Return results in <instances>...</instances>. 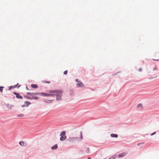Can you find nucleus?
<instances>
[{
  "mask_svg": "<svg viewBox=\"0 0 159 159\" xmlns=\"http://www.w3.org/2000/svg\"><path fill=\"white\" fill-rule=\"evenodd\" d=\"M6 106L8 107V108H9V109H11V107H12L13 106V105H10L9 104H7L6 105Z\"/></svg>",
  "mask_w": 159,
  "mask_h": 159,
  "instance_id": "nucleus-12",
  "label": "nucleus"
},
{
  "mask_svg": "<svg viewBox=\"0 0 159 159\" xmlns=\"http://www.w3.org/2000/svg\"><path fill=\"white\" fill-rule=\"evenodd\" d=\"M156 133V132H154L153 133H152L151 134H150V135H151V136L153 135H154V134H155Z\"/></svg>",
  "mask_w": 159,
  "mask_h": 159,
  "instance_id": "nucleus-27",
  "label": "nucleus"
},
{
  "mask_svg": "<svg viewBox=\"0 0 159 159\" xmlns=\"http://www.w3.org/2000/svg\"><path fill=\"white\" fill-rule=\"evenodd\" d=\"M103 159H105V158H103Z\"/></svg>",
  "mask_w": 159,
  "mask_h": 159,
  "instance_id": "nucleus-42",
  "label": "nucleus"
},
{
  "mask_svg": "<svg viewBox=\"0 0 159 159\" xmlns=\"http://www.w3.org/2000/svg\"><path fill=\"white\" fill-rule=\"evenodd\" d=\"M58 148V146L57 144H56L54 146L52 147L51 148L52 149H57Z\"/></svg>",
  "mask_w": 159,
  "mask_h": 159,
  "instance_id": "nucleus-9",
  "label": "nucleus"
},
{
  "mask_svg": "<svg viewBox=\"0 0 159 159\" xmlns=\"http://www.w3.org/2000/svg\"><path fill=\"white\" fill-rule=\"evenodd\" d=\"M18 84H16V85H15L14 86V87H15V88H16V87H17V85Z\"/></svg>",
  "mask_w": 159,
  "mask_h": 159,
  "instance_id": "nucleus-33",
  "label": "nucleus"
},
{
  "mask_svg": "<svg viewBox=\"0 0 159 159\" xmlns=\"http://www.w3.org/2000/svg\"><path fill=\"white\" fill-rule=\"evenodd\" d=\"M17 116L19 117H22L24 116V115L22 114H19L17 115Z\"/></svg>",
  "mask_w": 159,
  "mask_h": 159,
  "instance_id": "nucleus-18",
  "label": "nucleus"
},
{
  "mask_svg": "<svg viewBox=\"0 0 159 159\" xmlns=\"http://www.w3.org/2000/svg\"><path fill=\"white\" fill-rule=\"evenodd\" d=\"M86 152L87 153H89V148H87V149L86 150Z\"/></svg>",
  "mask_w": 159,
  "mask_h": 159,
  "instance_id": "nucleus-20",
  "label": "nucleus"
},
{
  "mask_svg": "<svg viewBox=\"0 0 159 159\" xmlns=\"http://www.w3.org/2000/svg\"><path fill=\"white\" fill-rule=\"evenodd\" d=\"M84 86V84L81 82H80V83H78L77 84V86L78 87H83Z\"/></svg>",
  "mask_w": 159,
  "mask_h": 159,
  "instance_id": "nucleus-7",
  "label": "nucleus"
},
{
  "mask_svg": "<svg viewBox=\"0 0 159 159\" xmlns=\"http://www.w3.org/2000/svg\"><path fill=\"white\" fill-rule=\"evenodd\" d=\"M140 143H138V146H139V145H140Z\"/></svg>",
  "mask_w": 159,
  "mask_h": 159,
  "instance_id": "nucleus-40",
  "label": "nucleus"
},
{
  "mask_svg": "<svg viewBox=\"0 0 159 159\" xmlns=\"http://www.w3.org/2000/svg\"><path fill=\"white\" fill-rule=\"evenodd\" d=\"M80 133V139H83V136H82V132L81 131Z\"/></svg>",
  "mask_w": 159,
  "mask_h": 159,
  "instance_id": "nucleus-24",
  "label": "nucleus"
},
{
  "mask_svg": "<svg viewBox=\"0 0 159 159\" xmlns=\"http://www.w3.org/2000/svg\"><path fill=\"white\" fill-rule=\"evenodd\" d=\"M14 88H15V87H14V86H11L9 89V90H10L11 89H13Z\"/></svg>",
  "mask_w": 159,
  "mask_h": 159,
  "instance_id": "nucleus-21",
  "label": "nucleus"
},
{
  "mask_svg": "<svg viewBox=\"0 0 159 159\" xmlns=\"http://www.w3.org/2000/svg\"><path fill=\"white\" fill-rule=\"evenodd\" d=\"M67 72H68V71L67 70H66L64 71V75H67Z\"/></svg>",
  "mask_w": 159,
  "mask_h": 159,
  "instance_id": "nucleus-26",
  "label": "nucleus"
},
{
  "mask_svg": "<svg viewBox=\"0 0 159 159\" xmlns=\"http://www.w3.org/2000/svg\"><path fill=\"white\" fill-rule=\"evenodd\" d=\"M74 91L73 89H70V94L71 96H73L74 94Z\"/></svg>",
  "mask_w": 159,
  "mask_h": 159,
  "instance_id": "nucleus-14",
  "label": "nucleus"
},
{
  "mask_svg": "<svg viewBox=\"0 0 159 159\" xmlns=\"http://www.w3.org/2000/svg\"><path fill=\"white\" fill-rule=\"evenodd\" d=\"M120 72V71H119V72H117V73H116V74H113V75H116V74H117L118 73H119Z\"/></svg>",
  "mask_w": 159,
  "mask_h": 159,
  "instance_id": "nucleus-32",
  "label": "nucleus"
},
{
  "mask_svg": "<svg viewBox=\"0 0 159 159\" xmlns=\"http://www.w3.org/2000/svg\"><path fill=\"white\" fill-rule=\"evenodd\" d=\"M26 107L25 105V104H24V105H22L21 106V107Z\"/></svg>",
  "mask_w": 159,
  "mask_h": 159,
  "instance_id": "nucleus-30",
  "label": "nucleus"
},
{
  "mask_svg": "<svg viewBox=\"0 0 159 159\" xmlns=\"http://www.w3.org/2000/svg\"><path fill=\"white\" fill-rule=\"evenodd\" d=\"M116 158V157L115 156H113L111 157H110L109 159H115Z\"/></svg>",
  "mask_w": 159,
  "mask_h": 159,
  "instance_id": "nucleus-23",
  "label": "nucleus"
},
{
  "mask_svg": "<svg viewBox=\"0 0 159 159\" xmlns=\"http://www.w3.org/2000/svg\"><path fill=\"white\" fill-rule=\"evenodd\" d=\"M66 138H67V137H66V136H61V137L60 138V140L62 141H63L66 139Z\"/></svg>",
  "mask_w": 159,
  "mask_h": 159,
  "instance_id": "nucleus-6",
  "label": "nucleus"
},
{
  "mask_svg": "<svg viewBox=\"0 0 159 159\" xmlns=\"http://www.w3.org/2000/svg\"><path fill=\"white\" fill-rule=\"evenodd\" d=\"M20 85L18 86V87H17V88H19L20 86Z\"/></svg>",
  "mask_w": 159,
  "mask_h": 159,
  "instance_id": "nucleus-39",
  "label": "nucleus"
},
{
  "mask_svg": "<svg viewBox=\"0 0 159 159\" xmlns=\"http://www.w3.org/2000/svg\"><path fill=\"white\" fill-rule=\"evenodd\" d=\"M75 81H76V82H78V79H76L75 80Z\"/></svg>",
  "mask_w": 159,
  "mask_h": 159,
  "instance_id": "nucleus-36",
  "label": "nucleus"
},
{
  "mask_svg": "<svg viewBox=\"0 0 159 159\" xmlns=\"http://www.w3.org/2000/svg\"><path fill=\"white\" fill-rule=\"evenodd\" d=\"M156 69H157L156 67H154V68H153V70H156Z\"/></svg>",
  "mask_w": 159,
  "mask_h": 159,
  "instance_id": "nucleus-34",
  "label": "nucleus"
},
{
  "mask_svg": "<svg viewBox=\"0 0 159 159\" xmlns=\"http://www.w3.org/2000/svg\"><path fill=\"white\" fill-rule=\"evenodd\" d=\"M153 60H155V61H158V60H159V59L156 60V59H153Z\"/></svg>",
  "mask_w": 159,
  "mask_h": 159,
  "instance_id": "nucleus-37",
  "label": "nucleus"
},
{
  "mask_svg": "<svg viewBox=\"0 0 159 159\" xmlns=\"http://www.w3.org/2000/svg\"><path fill=\"white\" fill-rule=\"evenodd\" d=\"M142 106V105L141 103H139L138 104L137 106V107L138 108H139L140 107H141Z\"/></svg>",
  "mask_w": 159,
  "mask_h": 159,
  "instance_id": "nucleus-19",
  "label": "nucleus"
},
{
  "mask_svg": "<svg viewBox=\"0 0 159 159\" xmlns=\"http://www.w3.org/2000/svg\"><path fill=\"white\" fill-rule=\"evenodd\" d=\"M26 89H27L28 90H29V88L27 86H26Z\"/></svg>",
  "mask_w": 159,
  "mask_h": 159,
  "instance_id": "nucleus-35",
  "label": "nucleus"
},
{
  "mask_svg": "<svg viewBox=\"0 0 159 159\" xmlns=\"http://www.w3.org/2000/svg\"><path fill=\"white\" fill-rule=\"evenodd\" d=\"M27 94L28 95H30L31 93H30V92H27Z\"/></svg>",
  "mask_w": 159,
  "mask_h": 159,
  "instance_id": "nucleus-29",
  "label": "nucleus"
},
{
  "mask_svg": "<svg viewBox=\"0 0 159 159\" xmlns=\"http://www.w3.org/2000/svg\"><path fill=\"white\" fill-rule=\"evenodd\" d=\"M126 153H125V152H123L122 153H121L118 155V157H122L124 156H125Z\"/></svg>",
  "mask_w": 159,
  "mask_h": 159,
  "instance_id": "nucleus-8",
  "label": "nucleus"
},
{
  "mask_svg": "<svg viewBox=\"0 0 159 159\" xmlns=\"http://www.w3.org/2000/svg\"><path fill=\"white\" fill-rule=\"evenodd\" d=\"M53 101V100H47V99H45L44 100V102L46 103H51Z\"/></svg>",
  "mask_w": 159,
  "mask_h": 159,
  "instance_id": "nucleus-11",
  "label": "nucleus"
},
{
  "mask_svg": "<svg viewBox=\"0 0 159 159\" xmlns=\"http://www.w3.org/2000/svg\"><path fill=\"white\" fill-rule=\"evenodd\" d=\"M33 95H34V93H31L30 96H33Z\"/></svg>",
  "mask_w": 159,
  "mask_h": 159,
  "instance_id": "nucleus-28",
  "label": "nucleus"
},
{
  "mask_svg": "<svg viewBox=\"0 0 159 159\" xmlns=\"http://www.w3.org/2000/svg\"><path fill=\"white\" fill-rule=\"evenodd\" d=\"M88 159H91L90 157H89L88 158Z\"/></svg>",
  "mask_w": 159,
  "mask_h": 159,
  "instance_id": "nucleus-38",
  "label": "nucleus"
},
{
  "mask_svg": "<svg viewBox=\"0 0 159 159\" xmlns=\"http://www.w3.org/2000/svg\"><path fill=\"white\" fill-rule=\"evenodd\" d=\"M4 87L2 86H0V91L1 92H2L3 88Z\"/></svg>",
  "mask_w": 159,
  "mask_h": 159,
  "instance_id": "nucleus-22",
  "label": "nucleus"
},
{
  "mask_svg": "<svg viewBox=\"0 0 159 159\" xmlns=\"http://www.w3.org/2000/svg\"><path fill=\"white\" fill-rule=\"evenodd\" d=\"M24 97L27 99L30 100H32L33 99H38L39 98V97L37 96H33L32 97H31L26 95H24Z\"/></svg>",
  "mask_w": 159,
  "mask_h": 159,
  "instance_id": "nucleus-3",
  "label": "nucleus"
},
{
  "mask_svg": "<svg viewBox=\"0 0 159 159\" xmlns=\"http://www.w3.org/2000/svg\"><path fill=\"white\" fill-rule=\"evenodd\" d=\"M55 95V94L53 93H46L41 92V96L43 97L51 96L53 97Z\"/></svg>",
  "mask_w": 159,
  "mask_h": 159,
  "instance_id": "nucleus-2",
  "label": "nucleus"
},
{
  "mask_svg": "<svg viewBox=\"0 0 159 159\" xmlns=\"http://www.w3.org/2000/svg\"><path fill=\"white\" fill-rule=\"evenodd\" d=\"M31 87L34 89H36L38 88V86L37 85L34 84H31Z\"/></svg>",
  "mask_w": 159,
  "mask_h": 159,
  "instance_id": "nucleus-13",
  "label": "nucleus"
},
{
  "mask_svg": "<svg viewBox=\"0 0 159 159\" xmlns=\"http://www.w3.org/2000/svg\"><path fill=\"white\" fill-rule=\"evenodd\" d=\"M13 93L16 95V98L19 99H23V97L22 96L20 95L19 93H17L16 92H13Z\"/></svg>",
  "mask_w": 159,
  "mask_h": 159,
  "instance_id": "nucleus-4",
  "label": "nucleus"
},
{
  "mask_svg": "<svg viewBox=\"0 0 159 159\" xmlns=\"http://www.w3.org/2000/svg\"><path fill=\"white\" fill-rule=\"evenodd\" d=\"M49 93H56L55 96L56 97V100L57 101L60 100L62 96V91L61 90H49L48 92Z\"/></svg>",
  "mask_w": 159,
  "mask_h": 159,
  "instance_id": "nucleus-1",
  "label": "nucleus"
},
{
  "mask_svg": "<svg viewBox=\"0 0 159 159\" xmlns=\"http://www.w3.org/2000/svg\"><path fill=\"white\" fill-rule=\"evenodd\" d=\"M15 97L14 96L13 97V99H15Z\"/></svg>",
  "mask_w": 159,
  "mask_h": 159,
  "instance_id": "nucleus-41",
  "label": "nucleus"
},
{
  "mask_svg": "<svg viewBox=\"0 0 159 159\" xmlns=\"http://www.w3.org/2000/svg\"><path fill=\"white\" fill-rule=\"evenodd\" d=\"M142 68H140L139 69V70L140 71H142Z\"/></svg>",
  "mask_w": 159,
  "mask_h": 159,
  "instance_id": "nucleus-31",
  "label": "nucleus"
},
{
  "mask_svg": "<svg viewBox=\"0 0 159 159\" xmlns=\"http://www.w3.org/2000/svg\"><path fill=\"white\" fill-rule=\"evenodd\" d=\"M19 144L20 145H21V146H22V145H23L24 144V142H23V141H21L19 142Z\"/></svg>",
  "mask_w": 159,
  "mask_h": 159,
  "instance_id": "nucleus-16",
  "label": "nucleus"
},
{
  "mask_svg": "<svg viewBox=\"0 0 159 159\" xmlns=\"http://www.w3.org/2000/svg\"><path fill=\"white\" fill-rule=\"evenodd\" d=\"M34 93V95H41V93L36 92V93Z\"/></svg>",
  "mask_w": 159,
  "mask_h": 159,
  "instance_id": "nucleus-17",
  "label": "nucleus"
},
{
  "mask_svg": "<svg viewBox=\"0 0 159 159\" xmlns=\"http://www.w3.org/2000/svg\"><path fill=\"white\" fill-rule=\"evenodd\" d=\"M24 103L26 107H28L29 105L31 104V103L30 102L28 101H25Z\"/></svg>",
  "mask_w": 159,
  "mask_h": 159,
  "instance_id": "nucleus-5",
  "label": "nucleus"
},
{
  "mask_svg": "<svg viewBox=\"0 0 159 159\" xmlns=\"http://www.w3.org/2000/svg\"><path fill=\"white\" fill-rule=\"evenodd\" d=\"M111 136L112 137L117 138L118 135L116 134H111Z\"/></svg>",
  "mask_w": 159,
  "mask_h": 159,
  "instance_id": "nucleus-10",
  "label": "nucleus"
},
{
  "mask_svg": "<svg viewBox=\"0 0 159 159\" xmlns=\"http://www.w3.org/2000/svg\"><path fill=\"white\" fill-rule=\"evenodd\" d=\"M43 82L44 83H48V84H49L51 83V82L50 81H47L46 80H44Z\"/></svg>",
  "mask_w": 159,
  "mask_h": 159,
  "instance_id": "nucleus-25",
  "label": "nucleus"
},
{
  "mask_svg": "<svg viewBox=\"0 0 159 159\" xmlns=\"http://www.w3.org/2000/svg\"><path fill=\"white\" fill-rule=\"evenodd\" d=\"M66 132L65 131H64L61 132L60 134V136H65V135L66 134Z\"/></svg>",
  "mask_w": 159,
  "mask_h": 159,
  "instance_id": "nucleus-15",
  "label": "nucleus"
}]
</instances>
